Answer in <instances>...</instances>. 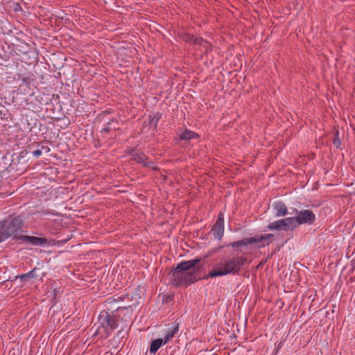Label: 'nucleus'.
Returning <instances> with one entry per match:
<instances>
[{
  "instance_id": "bb28decb",
  "label": "nucleus",
  "mask_w": 355,
  "mask_h": 355,
  "mask_svg": "<svg viewBox=\"0 0 355 355\" xmlns=\"http://www.w3.org/2000/svg\"><path fill=\"white\" fill-rule=\"evenodd\" d=\"M157 121H158V119L155 121V125H157Z\"/></svg>"
},
{
  "instance_id": "423d86ee",
  "label": "nucleus",
  "mask_w": 355,
  "mask_h": 355,
  "mask_svg": "<svg viewBox=\"0 0 355 355\" xmlns=\"http://www.w3.org/2000/svg\"><path fill=\"white\" fill-rule=\"evenodd\" d=\"M295 217L297 223H299V225L302 224H312L315 219L313 212L308 209L297 211Z\"/></svg>"
},
{
  "instance_id": "dca6fc26",
  "label": "nucleus",
  "mask_w": 355,
  "mask_h": 355,
  "mask_svg": "<svg viewBox=\"0 0 355 355\" xmlns=\"http://www.w3.org/2000/svg\"><path fill=\"white\" fill-rule=\"evenodd\" d=\"M252 243H253L252 237H250V238H245L242 240L231 243L230 244V245L233 248H241L242 246H246L248 245L252 244Z\"/></svg>"
},
{
  "instance_id": "4be33fe9",
  "label": "nucleus",
  "mask_w": 355,
  "mask_h": 355,
  "mask_svg": "<svg viewBox=\"0 0 355 355\" xmlns=\"http://www.w3.org/2000/svg\"><path fill=\"white\" fill-rule=\"evenodd\" d=\"M216 224L224 225L223 214L220 213L218 215V218H217V220L216 221Z\"/></svg>"
},
{
  "instance_id": "b1692460",
  "label": "nucleus",
  "mask_w": 355,
  "mask_h": 355,
  "mask_svg": "<svg viewBox=\"0 0 355 355\" xmlns=\"http://www.w3.org/2000/svg\"><path fill=\"white\" fill-rule=\"evenodd\" d=\"M32 154L33 155L34 157H40L41 155H42V149H40L38 147L37 149L35 150H33L32 151Z\"/></svg>"
},
{
  "instance_id": "39448f33",
  "label": "nucleus",
  "mask_w": 355,
  "mask_h": 355,
  "mask_svg": "<svg viewBox=\"0 0 355 355\" xmlns=\"http://www.w3.org/2000/svg\"><path fill=\"white\" fill-rule=\"evenodd\" d=\"M129 155H131L133 160L142 164L144 166L148 167L153 170L157 169L155 163L149 160V158L144 153L139 152L136 149H131L129 152Z\"/></svg>"
},
{
  "instance_id": "aec40b11",
  "label": "nucleus",
  "mask_w": 355,
  "mask_h": 355,
  "mask_svg": "<svg viewBox=\"0 0 355 355\" xmlns=\"http://www.w3.org/2000/svg\"><path fill=\"white\" fill-rule=\"evenodd\" d=\"M37 146L40 149H42V152L44 151L46 153L50 152V148L47 145H44L42 142L40 143H35L29 146L30 149H33L34 146Z\"/></svg>"
},
{
  "instance_id": "4468645a",
  "label": "nucleus",
  "mask_w": 355,
  "mask_h": 355,
  "mask_svg": "<svg viewBox=\"0 0 355 355\" xmlns=\"http://www.w3.org/2000/svg\"><path fill=\"white\" fill-rule=\"evenodd\" d=\"M215 239H221L224 234V225L216 224L211 229Z\"/></svg>"
},
{
  "instance_id": "a878e982",
  "label": "nucleus",
  "mask_w": 355,
  "mask_h": 355,
  "mask_svg": "<svg viewBox=\"0 0 355 355\" xmlns=\"http://www.w3.org/2000/svg\"><path fill=\"white\" fill-rule=\"evenodd\" d=\"M352 263H353V269H354V270H355V259H354V260L352 261Z\"/></svg>"
},
{
  "instance_id": "7ed1b4c3",
  "label": "nucleus",
  "mask_w": 355,
  "mask_h": 355,
  "mask_svg": "<svg viewBox=\"0 0 355 355\" xmlns=\"http://www.w3.org/2000/svg\"><path fill=\"white\" fill-rule=\"evenodd\" d=\"M23 220L17 216L0 222V243L22 231Z\"/></svg>"
},
{
  "instance_id": "2eb2a0df",
  "label": "nucleus",
  "mask_w": 355,
  "mask_h": 355,
  "mask_svg": "<svg viewBox=\"0 0 355 355\" xmlns=\"http://www.w3.org/2000/svg\"><path fill=\"white\" fill-rule=\"evenodd\" d=\"M179 326L178 324H173L171 327L168 329L167 333L164 337L165 343H168L171 339L173 338L175 334L178 333Z\"/></svg>"
},
{
  "instance_id": "0eeeda50",
  "label": "nucleus",
  "mask_w": 355,
  "mask_h": 355,
  "mask_svg": "<svg viewBox=\"0 0 355 355\" xmlns=\"http://www.w3.org/2000/svg\"><path fill=\"white\" fill-rule=\"evenodd\" d=\"M25 242L32 244L33 245L43 246L47 243V239L42 237H36L32 236H21L17 238Z\"/></svg>"
},
{
  "instance_id": "5701e85b",
  "label": "nucleus",
  "mask_w": 355,
  "mask_h": 355,
  "mask_svg": "<svg viewBox=\"0 0 355 355\" xmlns=\"http://www.w3.org/2000/svg\"><path fill=\"white\" fill-rule=\"evenodd\" d=\"M113 121H114V120L112 119L110 122H108L107 124V126L102 130V132H106V133L109 132L112 129V128L110 126V125H111V122H113Z\"/></svg>"
},
{
  "instance_id": "f3484780",
  "label": "nucleus",
  "mask_w": 355,
  "mask_h": 355,
  "mask_svg": "<svg viewBox=\"0 0 355 355\" xmlns=\"http://www.w3.org/2000/svg\"><path fill=\"white\" fill-rule=\"evenodd\" d=\"M198 135L189 130H185L180 135V138L182 140H189L195 137H198Z\"/></svg>"
},
{
  "instance_id": "393cba45",
  "label": "nucleus",
  "mask_w": 355,
  "mask_h": 355,
  "mask_svg": "<svg viewBox=\"0 0 355 355\" xmlns=\"http://www.w3.org/2000/svg\"><path fill=\"white\" fill-rule=\"evenodd\" d=\"M21 81L26 85V86L29 87L31 80L28 77H24L21 78Z\"/></svg>"
},
{
  "instance_id": "9d476101",
  "label": "nucleus",
  "mask_w": 355,
  "mask_h": 355,
  "mask_svg": "<svg viewBox=\"0 0 355 355\" xmlns=\"http://www.w3.org/2000/svg\"><path fill=\"white\" fill-rule=\"evenodd\" d=\"M282 220L283 223L284 224V227H286V230L293 229L299 226V223H297L295 216L293 217H288L284 218Z\"/></svg>"
},
{
  "instance_id": "a211bd4d",
  "label": "nucleus",
  "mask_w": 355,
  "mask_h": 355,
  "mask_svg": "<svg viewBox=\"0 0 355 355\" xmlns=\"http://www.w3.org/2000/svg\"><path fill=\"white\" fill-rule=\"evenodd\" d=\"M268 228L269 230H286V227H284V224L283 223L282 219L278 220L274 222L270 223L268 225Z\"/></svg>"
},
{
  "instance_id": "ddd939ff",
  "label": "nucleus",
  "mask_w": 355,
  "mask_h": 355,
  "mask_svg": "<svg viewBox=\"0 0 355 355\" xmlns=\"http://www.w3.org/2000/svg\"><path fill=\"white\" fill-rule=\"evenodd\" d=\"M165 340L162 338L155 339L151 342L150 347V352L151 354H155L157 351L164 344H166Z\"/></svg>"
},
{
  "instance_id": "f8f14e48",
  "label": "nucleus",
  "mask_w": 355,
  "mask_h": 355,
  "mask_svg": "<svg viewBox=\"0 0 355 355\" xmlns=\"http://www.w3.org/2000/svg\"><path fill=\"white\" fill-rule=\"evenodd\" d=\"M274 209H275L277 216H283L287 214V207L282 202H275Z\"/></svg>"
},
{
  "instance_id": "6e6552de",
  "label": "nucleus",
  "mask_w": 355,
  "mask_h": 355,
  "mask_svg": "<svg viewBox=\"0 0 355 355\" xmlns=\"http://www.w3.org/2000/svg\"><path fill=\"white\" fill-rule=\"evenodd\" d=\"M274 235L272 234H266L252 237L253 243H259V248L269 245L273 239Z\"/></svg>"
},
{
  "instance_id": "9b49d317",
  "label": "nucleus",
  "mask_w": 355,
  "mask_h": 355,
  "mask_svg": "<svg viewBox=\"0 0 355 355\" xmlns=\"http://www.w3.org/2000/svg\"><path fill=\"white\" fill-rule=\"evenodd\" d=\"M195 44L202 47L205 50V54H207L211 50V43L202 37H198L197 40H196Z\"/></svg>"
},
{
  "instance_id": "f03ea898",
  "label": "nucleus",
  "mask_w": 355,
  "mask_h": 355,
  "mask_svg": "<svg viewBox=\"0 0 355 355\" xmlns=\"http://www.w3.org/2000/svg\"><path fill=\"white\" fill-rule=\"evenodd\" d=\"M246 257L236 256L232 258H224L217 263L209 273L211 277L225 276L228 274H236L240 271L241 267L246 261Z\"/></svg>"
},
{
  "instance_id": "f257e3e1",
  "label": "nucleus",
  "mask_w": 355,
  "mask_h": 355,
  "mask_svg": "<svg viewBox=\"0 0 355 355\" xmlns=\"http://www.w3.org/2000/svg\"><path fill=\"white\" fill-rule=\"evenodd\" d=\"M200 259H194L180 263L169 275L171 277V282L175 286L189 284L198 279V273L200 268L197 265L200 262Z\"/></svg>"
},
{
  "instance_id": "6ab92c4d",
  "label": "nucleus",
  "mask_w": 355,
  "mask_h": 355,
  "mask_svg": "<svg viewBox=\"0 0 355 355\" xmlns=\"http://www.w3.org/2000/svg\"><path fill=\"white\" fill-rule=\"evenodd\" d=\"M36 270H37V269L34 268L31 271H30L27 273L22 274V275H19L18 277L20 278L21 280H23V281L26 280L27 279L35 278L36 277V275H35Z\"/></svg>"
},
{
  "instance_id": "20e7f679",
  "label": "nucleus",
  "mask_w": 355,
  "mask_h": 355,
  "mask_svg": "<svg viewBox=\"0 0 355 355\" xmlns=\"http://www.w3.org/2000/svg\"><path fill=\"white\" fill-rule=\"evenodd\" d=\"M99 320L101 327L107 336L110 334V332L107 331V327L113 330L118 327V318L116 315H110L107 313H103L101 314Z\"/></svg>"
},
{
  "instance_id": "1a4fd4ad",
  "label": "nucleus",
  "mask_w": 355,
  "mask_h": 355,
  "mask_svg": "<svg viewBox=\"0 0 355 355\" xmlns=\"http://www.w3.org/2000/svg\"><path fill=\"white\" fill-rule=\"evenodd\" d=\"M178 37L182 40L184 42L187 43H191L195 44L196 40H197V37H195L193 35H191L187 32H186L183 29L178 30L177 31Z\"/></svg>"
},
{
  "instance_id": "412c9836",
  "label": "nucleus",
  "mask_w": 355,
  "mask_h": 355,
  "mask_svg": "<svg viewBox=\"0 0 355 355\" xmlns=\"http://www.w3.org/2000/svg\"><path fill=\"white\" fill-rule=\"evenodd\" d=\"M333 144L336 148H339L341 145L340 139L338 138V132L335 133L334 138L333 139Z\"/></svg>"
}]
</instances>
